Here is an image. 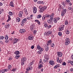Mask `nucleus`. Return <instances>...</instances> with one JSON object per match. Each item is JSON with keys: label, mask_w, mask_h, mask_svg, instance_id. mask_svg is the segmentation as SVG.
Here are the masks:
<instances>
[{"label": "nucleus", "mask_w": 73, "mask_h": 73, "mask_svg": "<svg viewBox=\"0 0 73 73\" xmlns=\"http://www.w3.org/2000/svg\"><path fill=\"white\" fill-rule=\"evenodd\" d=\"M52 34V31H48L47 32L45 33L44 35L45 36H49L50 35Z\"/></svg>", "instance_id": "nucleus-1"}, {"label": "nucleus", "mask_w": 73, "mask_h": 73, "mask_svg": "<svg viewBox=\"0 0 73 73\" xmlns=\"http://www.w3.org/2000/svg\"><path fill=\"white\" fill-rule=\"evenodd\" d=\"M66 9H64L62 10V11L61 13V15L62 16H64V15L65 13H66Z\"/></svg>", "instance_id": "nucleus-2"}, {"label": "nucleus", "mask_w": 73, "mask_h": 73, "mask_svg": "<svg viewBox=\"0 0 73 73\" xmlns=\"http://www.w3.org/2000/svg\"><path fill=\"white\" fill-rule=\"evenodd\" d=\"M64 25H62L60 26L59 29V31H61L64 29Z\"/></svg>", "instance_id": "nucleus-3"}, {"label": "nucleus", "mask_w": 73, "mask_h": 73, "mask_svg": "<svg viewBox=\"0 0 73 73\" xmlns=\"http://www.w3.org/2000/svg\"><path fill=\"white\" fill-rule=\"evenodd\" d=\"M48 17H50V19H51L52 20H53V17H54V13H52L51 14V15H48Z\"/></svg>", "instance_id": "nucleus-4"}, {"label": "nucleus", "mask_w": 73, "mask_h": 73, "mask_svg": "<svg viewBox=\"0 0 73 73\" xmlns=\"http://www.w3.org/2000/svg\"><path fill=\"white\" fill-rule=\"evenodd\" d=\"M23 11H20L19 12V16L20 17H22V16L23 15Z\"/></svg>", "instance_id": "nucleus-5"}, {"label": "nucleus", "mask_w": 73, "mask_h": 73, "mask_svg": "<svg viewBox=\"0 0 73 73\" xmlns=\"http://www.w3.org/2000/svg\"><path fill=\"white\" fill-rule=\"evenodd\" d=\"M45 9H46V6H44L42 7L40 9V12H43V11L45 10Z\"/></svg>", "instance_id": "nucleus-6"}, {"label": "nucleus", "mask_w": 73, "mask_h": 73, "mask_svg": "<svg viewBox=\"0 0 73 73\" xmlns=\"http://www.w3.org/2000/svg\"><path fill=\"white\" fill-rule=\"evenodd\" d=\"M46 18H48V15H45L43 16L42 17L43 21H44V20H45V19H46Z\"/></svg>", "instance_id": "nucleus-7"}, {"label": "nucleus", "mask_w": 73, "mask_h": 73, "mask_svg": "<svg viewBox=\"0 0 73 73\" xmlns=\"http://www.w3.org/2000/svg\"><path fill=\"white\" fill-rule=\"evenodd\" d=\"M53 19H50V20L49 19L47 20V22L48 23H49V24H53V21H52Z\"/></svg>", "instance_id": "nucleus-8"}, {"label": "nucleus", "mask_w": 73, "mask_h": 73, "mask_svg": "<svg viewBox=\"0 0 73 73\" xmlns=\"http://www.w3.org/2000/svg\"><path fill=\"white\" fill-rule=\"evenodd\" d=\"M49 64L50 65H54V61L53 60H50L49 61Z\"/></svg>", "instance_id": "nucleus-9"}, {"label": "nucleus", "mask_w": 73, "mask_h": 73, "mask_svg": "<svg viewBox=\"0 0 73 73\" xmlns=\"http://www.w3.org/2000/svg\"><path fill=\"white\" fill-rule=\"evenodd\" d=\"M57 54L58 57H62V54L61 52H57Z\"/></svg>", "instance_id": "nucleus-10"}, {"label": "nucleus", "mask_w": 73, "mask_h": 73, "mask_svg": "<svg viewBox=\"0 0 73 73\" xmlns=\"http://www.w3.org/2000/svg\"><path fill=\"white\" fill-rule=\"evenodd\" d=\"M37 48L40 51H43V48L40 46L39 45L37 46Z\"/></svg>", "instance_id": "nucleus-11"}, {"label": "nucleus", "mask_w": 73, "mask_h": 73, "mask_svg": "<svg viewBox=\"0 0 73 73\" xmlns=\"http://www.w3.org/2000/svg\"><path fill=\"white\" fill-rule=\"evenodd\" d=\"M26 21H27V19L25 18L23 19L22 21L21 25H22V24H23V25H24V24H25Z\"/></svg>", "instance_id": "nucleus-12"}, {"label": "nucleus", "mask_w": 73, "mask_h": 73, "mask_svg": "<svg viewBox=\"0 0 73 73\" xmlns=\"http://www.w3.org/2000/svg\"><path fill=\"white\" fill-rule=\"evenodd\" d=\"M33 8L34 9L33 11V13H36V12H37V8L35 7H33Z\"/></svg>", "instance_id": "nucleus-13"}, {"label": "nucleus", "mask_w": 73, "mask_h": 73, "mask_svg": "<svg viewBox=\"0 0 73 73\" xmlns=\"http://www.w3.org/2000/svg\"><path fill=\"white\" fill-rule=\"evenodd\" d=\"M44 58L45 59H46V60H48L49 59V56H48V55L47 54H45L44 55Z\"/></svg>", "instance_id": "nucleus-14"}, {"label": "nucleus", "mask_w": 73, "mask_h": 73, "mask_svg": "<svg viewBox=\"0 0 73 73\" xmlns=\"http://www.w3.org/2000/svg\"><path fill=\"white\" fill-rule=\"evenodd\" d=\"M25 32V29H21L19 31V32H20L21 33H24Z\"/></svg>", "instance_id": "nucleus-15"}, {"label": "nucleus", "mask_w": 73, "mask_h": 73, "mask_svg": "<svg viewBox=\"0 0 73 73\" xmlns=\"http://www.w3.org/2000/svg\"><path fill=\"white\" fill-rule=\"evenodd\" d=\"M27 60V59L25 57H23L21 59V62H25V61Z\"/></svg>", "instance_id": "nucleus-16"}, {"label": "nucleus", "mask_w": 73, "mask_h": 73, "mask_svg": "<svg viewBox=\"0 0 73 73\" xmlns=\"http://www.w3.org/2000/svg\"><path fill=\"white\" fill-rule=\"evenodd\" d=\"M28 39L29 40H32L33 39V36H31L29 37Z\"/></svg>", "instance_id": "nucleus-17"}, {"label": "nucleus", "mask_w": 73, "mask_h": 73, "mask_svg": "<svg viewBox=\"0 0 73 73\" xmlns=\"http://www.w3.org/2000/svg\"><path fill=\"white\" fill-rule=\"evenodd\" d=\"M34 27V25H32L30 26V29L31 31H33L34 29V28L33 27Z\"/></svg>", "instance_id": "nucleus-18"}, {"label": "nucleus", "mask_w": 73, "mask_h": 73, "mask_svg": "<svg viewBox=\"0 0 73 73\" xmlns=\"http://www.w3.org/2000/svg\"><path fill=\"white\" fill-rule=\"evenodd\" d=\"M52 40H50L48 41L47 43V45L48 46L49 45L51 44V42H52Z\"/></svg>", "instance_id": "nucleus-19"}, {"label": "nucleus", "mask_w": 73, "mask_h": 73, "mask_svg": "<svg viewBox=\"0 0 73 73\" xmlns=\"http://www.w3.org/2000/svg\"><path fill=\"white\" fill-rule=\"evenodd\" d=\"M60 65L58 64L54 67V69H57L58 67H60Z\"/></svg>", "instance_id": "nucleus-20"}, {"label": "nucleus", "mask_w": 73, "mask_h": 73, "mask_svg": "<svg viewBox=\"0 0 73 73\" xmlns=\"http://www.w3.org/2000/svg\"><path fill=\"white\" fill-rule=\"evenodd\" d=\"M16 21L19 23V22H20V19L19 17H17L16 18Z\"/></svg>", "instance_id": "nucleus-21"}, {"label": "nucleus", "mask_w": 73, "mask_h": 73, "mask_svg": "<svg viewBox=\"0 0 73 73\" xmlns=\"http://www.w3.org/2000/svg\"><path fill=\"white\" fill-rule=\"evenodd\" d=\"M13 41L14 43H16L18 41V39L17 38H15L13 40Z\"/></svg>", "instance_id": "nucleus-22"}, {"label": "nucleus", "mask_w": 73, "mask_h": 73, "mask_svg": "<svg viewBox=\"0 0 73 73\" xmlns=\"http://www.w3.org/2000/svg\"><path fill=\"white\" fill-rule=\"evenodd\" d=\"M39 64H41V65H43V64H44V63H43L42 61V59H40V60Z\"/></svg>", "instance_id": "nucleus-23"}, {"label": "nucleus", "mask_w": 73, "mask_h": 73, "mask_svg": "<svg viewBox=\"0 0 73 73\" xmlns=\"http://www.w3.org/2000/svg\"><path fill=\"white\" fill-rule=\"evenodd\" d=\"M57 62H59L60 64H61V63H62V60L61 59H60L59 60H58Z\"/></svg>", "instance_id": "nucleus-24"}, {"label": "nucleus", "mask_w": 73, "mask_h": 73, "mask_svg": "<svg viewBox=\"0 0 73 73\" xmlns=\"http://www.w3.org/2000/svg\"><path fill=\"white\" fill-rule=\"evenodd\" d=\"M42 17V16H41V15L39 14L38 16H36V18L37 19H40V18H41Z\"/></svg>", "instance_id": "nucleus-25"}, {"label": "nucleus", "mask_w": 73, "mask_h": 73, "mask_svg": "<svg viewBox=\"0 0 73 73\" xmlns=\"http://www.w3.org/2000/svg\"><path fill=\"white\" fill-rule=\"evenodd\" d=\"M12 66L11 65H9L8 66V70H11V68H12Z\"/></svg>", "instance_id": "nucleus-26"}, {"label": "nucleus", "mask_w": 73, "mask_h": 73, "mask_svg": "<svg viewBox=\"0 0 73 73\" xmlns=\"http://www.w3.org/2000/svg\"><path fill=\"white\" fill-rule=\"evenodd\" d=\"M15 54L16 55L20 54V52L19 51H16L14 52Z\"/></svg>", "instance_id": "nucleus-27"}, {"label": "nucleus", "mask_w": 73, "mask_h": 73, "mask_svg": "<svg viewBox=\"0 0 73 73\" xmlns=\"http://www.w3.org/2000/svg\"><path fill=\"white\" fill-rule=\"evenodd\" d=\"M43 61L44 62V63H46V62H48V60H47V59H44L43 60Z\"/></svg>", "instance_id": "nucleus-28"}, {"label": "nucleus", "mask_w": 73, "mask_h": 73, "mask_svg": "<svg viewBox=\"0 0 73 73\" xmlns=\"http://www.w3.org/2000/svg\"><path fill=\"white\" fill-rule=\"evenodd\" d=\"M65 41L67 42H70V39L69 38H66L65 39Z\"/></svg>", "instance_id": "nucleus-29"}, {"label": "nucleus", "mask_w": 73, "mask_h": 73, "mask_svg": "<svg viewBox=\"0 0 73 73\" xmlns=\"http://www.w3.org/2000/svg\"><path fill=\"white\" fill-rule=\"evenodd\" d=\"M38 68L39 69L40 68V69H41L42 67V64H40L39 65H38Z\"/></svg>", "instance_id": "nucleus-30"}, {"label": "nucleus", "mask_w": 73, "mask_h": 73, "mask_svg": "<svg viewBox=\"0 0 73 73\" xmlns=\"http://www.w3.org/2000/svg\"><path fill=\"white\" fill-rule=\"evenodd\" d=\"M8 17L9 18L7 21V22H8V21H9L10 20H11V18H10V16H9V15H8Z\"/></svg>", "instance_id": "nucleus-31"}, {"label": "nucleus", "mask_w": 73, "mask_h": 73, "mask_svg": "<svg viewBox=\"0 0 73 73\" xmlns=\"http://www.w3.org/2000/svg\"><path fill=\"white\" fill-rule=\"evenodd\" d=\"M9 26H10V25L8 24L7 25H5V28H9Z\"/></svg>", "instance_id": "nucleus-32"}, {"label": "nucleus", "mask_w": 73, "mask_h": 73, "mask_svg": "<svg viewBox=\"0 0 73 73\" xmlns=\"http://www.w3.org/2000/svg\"><path fill=\"white\" fill-rule=\"evenodd\" d=\"M35 21V22H37L38 23V25H40V22L39 21L37 20H36Z\"/></svg>", "instance_id": "nucleus-33"}, {"label": "nucleus", "mask_w": 73, "mask_h": 73, "mask_svg": "<svg viewBox=\"0 0 73 73\" xmlns=\"http://www.w3.org/2000/svg\"><path fill=\"white\" fill-rule=\"evenodd\" d=\"M65 45H69V44H70V42H65Z\"/></svg>", "instance_id": "nucleus-34"}, {"label": "nucleus", "mask_w": 73, "mask_h": 73, "mask_svg": "<svg viewBox=\"0 0 73 73\" xmlns=\"http://www.w3.org/2000/svg\"><path fill=\"white\" fill-rule=\"evenodd\" d=\"M45 50L46 51V52H48V50H49V47L48 46H46V47Z\"/></svg>", "instance_id": "nucleus-35"}, {"label": "nucleus", "mask_w": 73, "mask_h": 73, "mask_svg": "<svg viewBox=\"0 0 73 73\" xmlns=\"http://www.w3.org/2000/svg\"><path fill=\"white\" fill-rule=\"evenodd\" d=\"M32 69V68L30 67H28L27 68L26 70H31Z\"/></svg>", "instance_id": "nucleus-36"}, {"label": "nucleus", "mask_w": 73, "mask_h": 73, "mask_svg": "<svg viewBox=\"0 0 73 73\" xmlns=\"http://www.w3.org/2000/svg\"><path fill=\"white\" fill-rule=\"evenodd\" d=\"M10 5L12 7H14V6H13V2H10Z\"/></svg>", "instance_id": "nucleus-37"}, {"label": "nucleus", "mask_w": 73, "mask_h": 73, "mask_svg": "<svg viewBox=\"0 0 73 73\" xmlns=\"http://www.w3.org/2000/svg\"><path fill=\"white\" fill-rule=\"evenodd\" d=\"M44 26L45 28L46 27H48V25H47V23H44Z\"/></svg>", "instance_id": "nucleus-38"}, {"label": "nucleus", "mask_w": 73, "mask_h": 73, "mask_svg": "<svg viewBox=\"0 0 73 73\" xmlns=\"http://www.w3.org/2000/svg\"><path fill=\"white\" fill-rule=\"evenodd\" d=\"M51 46L52 48H54V43H52V44H51Z\"/></svg>", "instance_id": "nucleus-39"}, {"label": "nucleus", "mask_w": 73, "mask_h": 73, "mask_svg": "<svg viewBox=\"0 0 73 73\" xmlns=\"http://www.w3.org/2000/svg\"><path fill=\"white\" fill-rule=\"evenodd\" d=\"M68 9L69 10H70V11H72V10H73V8L71 7H69Z\"/></svg>", "instance_id": "nucleus-40"}, {"label": "nucleus", "mask_w": 73, "mask_h": 73, "mask_svg": "<svg viewBox=\"0 0 73 73\" xmlns=\"http://www.w3.org/2000/svg\"><path fill=\"white\" fill-rule=\"evenodd\" d=\"M4 37L3 36H0V40H3Z\"/></svg>", "instance_id": "nucleus-41"}, {"label": "nucleus", "mask_w": 73, "mask_h": 73, "mask_svg": "<svg viewBox=\"0 0 73 73\" xmlns=\"http://www.w3.org/2000/svg\"><path fill=\"white\" fill-rule=\"evenodd\" d=\"M20 56V55H16L15 56V58H17V59H18V58H19Z\"/></svg>", "instance_id": "nucleus-42"}, {"label": "nucleus", "mask_w": 73, "mask_h": 73, "mask_svg": "<svg viewBox=\"0 0 73 73\" xmlns=\"http://www.w3.org/2000/svg\"><path fill=\"white\" fill-rule=\"evenodd\" d=\"M42 51H37V53H38V54H41V53H42V52H42Z\"/></svg>", "instance_id": "nucleus-43"}, {"label": "nucleus", "mask_w": 73, "mask_h": 73, "mask_svg": "<svg viewBox=\"0 0 73 73\" xmlns=\"http://www.w3.org/2000/svg\"><path fill=\"white\" fill-rule=\"evenodd\" d=\"M5 40H8V36L7 35H6V36H5Z\"/></svg>", "instance_id": "nucleus-44"}, {"label": "nucleus", "mask_w": 73, "mask_h": 73, "mask_svg": "<svg viewBox=\"0 0 73 73\" xmlns=\"http://www.w3.org/2000/svg\"><path fill=\"white\" fill-rule=\"evenodd\" d=\"M53 21L55 23H56L57 21L56 19H54L53 20Z\"/></svg>", "instance_id": "nucleus-45"}, {"label": "nucleus", "mask_w": 73, "mask_h": 73, "mask_svg": "<svg viewBox=\"0 0 73 73\" xmlns=\"http://www.w3.org/2000/svg\"><path fill=\"white\" fill-rule=\"evenodd\" d=\"M65 2L67 4H68L69 3H70V1L69 0H66Z\"/></svg>", "instance_id": "nucleus-46"}, {"label": "nucleus", "mask_w": 73, "mask_h": 73, "mask_svg": "<svg viewBox=\"0 0 73 73\" xmlns=\"http://www.w3.org/2000/svg\"><path fill=\"white\" fill-rule=\"evenodd\" d=\"M58 35L60 36H62V33L61 32H59L58 33Z\"/></svg>", "instance_id": "nucleus-47"}, {"label": "nucleus", "mask_w": 73, "mask_h": 73, "mask_svg": "<svg viewBox=\"0 0 73 73\" xmlns=\"http://www.w3.org/2000/svg\"><path fill=\"white\" fill-rule=\"evenodd\" d=\"M9 15H10L11 16H12V15H13V14H12V12L11 11L9 12Z\"/></svg>", "instance_id": "nucleus-48"}, {"label": "nucleus", "mask_w": 73, "mask_h": 73, "mask_svg": "<svg viewBox=\"0 0 73 73\" xmlns=\"http://www.w3.org/2000/svg\"><path fill=\"white\" fill-rule=\"evenodd\" d=\"M62 65L63 66H65L66 65V63L65 62H64L62 63Z\"/></svg>", "instance_id": "nucleus-49"}, {"label": "nucleus", "mask_w": 73, "mask_h": 73, "mask_svg": "<svg viewBox=\"0 0 73 73\" xmlns=\"http://www.w3.org/2000/svg\"><path fill=\"white\" fill-rule=\"evenodd\" d=\"M7 71H8V70L7 69L3 70V72H7Z\"/></svg>", "instance_id": "nucleus-50"}, {"label": "nucleus", "mask_w": 73, "mask_h": 73, "mask_svg": "<svg viewBox=\"0 0 73 73\" xmlns=\"http://www.w3.org/2000/svg\"><path fill=\"white\" fill-rule=\"evenodd\" d=\"M62 4L63 5H64V6H65V2H62Z\"/></svg>", "instance_id": "nucleus-51"}, {"label": "nucleus", "mask_w": 73, "mask_h": 73, "mask_svg": "<svg viewBox=\"0 0 73 73\" xmlns=\"http://www.w3.org/2000/svg\"><path fill=\"white\" fill-rule=\"evenodd\" d=\"M66 34H67V35H68V34H69V31L68 30H66Z\"/></svg>", "instance_id": "nucleus-52"}, {"label": "nucleus", "mask_w": 73, "mask_h": 73, "mask_svg": "<svg viewBox=\"0 0 73 73\" xmlns=\"http://www.w3.org/2000/svg\"><path fill=\"white\" fill-rule=\"evenodd\" d=\"M34 64V61L30 63V65H32Z\"/></svg>", "instance_id": "nucleus-53"}, {"label": "nucleus", "mask_w": 73, "mask_h": 73, "mask_svg": "<svg viewBox=\"0 0 73 73\" xmlns=\"http://www.w3.org/2000/svg\"><path fill=\"white\" fill-rule=\"evenodd\" d=\"M25 12L26 15H28V12L27 11V10L26 9H25Z\"/></svg>", "instance_id": "nucleus-54"}, {"label": "nucleus", "mask_w": 73, "mask_h": 73, "mask_svg": "<svg viewBox=\"0 0 73 73\" xmlns=\"http://www.w3.org/2000/svg\"><path fill=\"white\" fill-rule=\"evenodd\" d=\"M9 40H5V42H6V43H8V42H9Z\"/></svg>", "instance_id": "nucleus-55"}, {"label": "nucleus", "mask_w": 73, "mask_h": 73, "mask_svg": "<svg viewBox=\"0 0 73 73\" xmlns=\"http://www.w3.org/2000/svg\"><path fill=\"white\" fill-rule=\"evenodd\" d=\"M52 27V26L51 25H49L47 27L48 28H50Z\"/></svg>", "instance_id": "nucleus-56"}, {"label": "nucleus", "mask_w": 73, "mask_h": 73, "mask_svg": "<svg viewBox=\"0 0 73 73\" xmlns=\"http://www.w3.org/2000/svg\"><path fill=\"white\" fill-rule=\"evenodd\" d=\"M34 34H35H35H36V33L37 31L36 30H34Z\"/></svg>", "instance_id": "nucleus-57"}, {"label": "nucleus", "mask_w": 73, "mask_h": 73, "mask_svg": "<svg viewBox=\"0 0 73 73\" xmlns=\"http://www.w3.org/2000/svg\"><path fill=\"white\" fill-rule=\"evenodd\" d=\"M65 25H67V24H68V21H66L65 22Z\"/></svg>", "instance_id": "nucleus-58"}, {"label": "nucleus", "mask_w": 73, "mask_h": 73, "mask_svg": "<svg viewBox=\"0 0 73 73\" xmlns=\"http://www.w3.org/2000/svg\"><path fill=\"white\" fill-rule=\"evenodd\" d=\"M21 65H24V62H21Z\"/></svg>", "instance_id": "nucleus-59"}, {"label": "nucleus", "mask_w": 73, "mask_h": 73, "mask_svg": "<svg viewBox=\"0 0 73 73\" xmlns=\"http://www.w3.org/2000/svg\"><path fill=\"white\" fill-rule=\"evenodd\" d=\"M34 48H35V46L33 45L31 47V49H33Z\"/></svg>", "instance_id": "nucleus-60"}, {"label": "nucleus", "mask_w": 73, "mask_h": 73, "mask_svg": "<svg viewBox=\"0 0 73 73\" xmlns=\"http://www.w3.org/2000/svg\"><path fill=\"white\" fill-rule=\"evenodd\" d=\"M57 62L58 61H59L60 60H59V57H57Z\"/></svg>", "instance_id": "nucleus-61"}, {"label": "nucleus", "mask_w": 73, "mask_h": 73, "mask_svg": "<svg viewBox=\"0 0 73 73\" xmlns=\"http://www.w3.org/2000/svg\"><path fill=\"white\" fill-rule=\"evenodd\" d=\"M70 63L72 65H73V61H70Z\"/></svg>", "instance_id": "nucleus-62"}, {"label": "nucleus", "mask_w": 73, "mask_h": 73, "mask_svg": "<svg viewBox=\"0 0 73 73\" xmlns=\"http://www.w3.org/2000/svg\"><path fill=\"white\" fill-rule=\"evenodd\" d=\"M3 72V70H2V69H0V73L1 72Z\"/></svg>", "instance_id": "nucleus-63"}, {"label": "nucleus", "mask_w": 73, "mask_h": 73, "mask_svg": "<svg viewBox=\"0 0 73 73\" xmlns=\"http://www.w3.org/2000/svg\"><path fill=\"white\" fill-rule=\"evenodd\" d=\"M41 1H38V4H41Z\"/></svg>", "instance_id": "nucleus-64"}]
</instances>
